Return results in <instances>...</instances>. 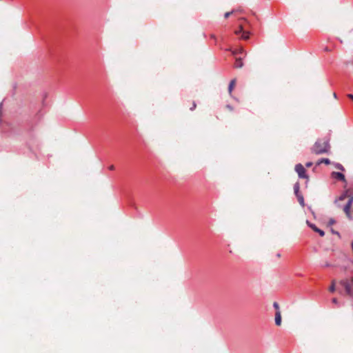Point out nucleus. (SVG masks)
Instances as JSON below:
<instances>
[{"label":"nucleus","mask_w":353,"mask_h":353,"mask_svg":"<svg viewBox=\"0 0 353 353\" xmlns=\"http://www.w3.org/2000/svg\"><path fill=\"white\" fill-rule=\"evenodd\" d=\"M346 198H348V201L346 205L343 207V211L347 216L351 219L350 208L353 203V192H352L350 190H347L339 197L337 200H336V202L343 201Z\"/></svg>","instance_id":"nucleus-1"},{"label":"nucleus","mask_w":353,"mask_h":353,"mask_svg":"<svg viewBox=\"0 0 353 353\" xmlns=\"http://www.w3.org/2000/svg\"><path fill=\"white\" fill-rule=\"evenodd\" d=\"M330 148L329 140H318L312 147V152L316 154L327 152Z\"/></svg>","instance_id":"nucleus-2"},{"label":"nucleus","mask_w":353,"mask_h":353,"mask_svg":"<svg viewBox=\"0 0 353 353\" xmlns=\"http://www.w3.org/2000/svg\"><path fill=\"white\" fill-rule=\"evenodd\" d=\"M339 283L343 287H344V288L345 290V292L347 295H349L350 296H353V291H352V285L347 280H345V279L341 280L339 281Z\"/></svg>","instance_id":"nucleus-3"},{"label":"nucleus","mask_w":353,"mask_h":353,"mask_svg":"<svg viewBox=\"0 0 353 353\" xmlns=\"http://www.w3.org/2000/svg\"><path fill=\"white\" fill-rule=\"evenodd\" d=\"M295 171L297 172L299 178L308 179V176L305 174V169L301 163L296 165Z\"/></svg>","instance_id":"nucleus-4"},{"label":"nucleus","mask_w":353,"mask_h":353,"mask_svg":"<svg viewBox=\"0 0 353 353\" xmlns=\"http://www.w3.org/2000/svg\"><path fill=\"white\" fill-rule=\"evenodd\" d=\"M307 224L314 231L318 232L320 234V236H323L325 235V232L322 230L318 228L314 224L310 223L308 221H307Z\"/></svg>","instance_id":"nucleus-5"},{"label":"nucleus","mask_w":353,"mask_h":353,"mask_svg":"<svg viewBox=\"0 0 353 353\" xmlns=\"http://www.w3.org/2000/svg\"><path fill=\"white\" fill-rule=\"evenodd\" d=\"M275 324L278 326L281 324V314L280 310H278L275 313Z\"/></svg>","instance_id":"nucleus-6"},{"label":"nucleus","mask_w":353,"mask_h":353,"mask_svg":"<svg viewBox=\"0 0 353 353\" xmlns=\"http://www.w3.org/2000/svg\"><path fill=\"white\" fill-rule=\"evenodd\" d=\"M332 176L335 179H339V180L342 181H344L345 180L344 174L341 173V172H332Z\"/></svg>","instance_id":"nucleus-7"},{"label":"nucleus","mask_w":353,"mask_h":353,"mask_svg":"<svg viewBox=\"0 0 353 353\" xmlns=\"http://www.w3.org/2000/svg\"><path fill=\"white\" fill-rule=\"evenodd\" d=\"M243 66V61L241 60V58H236V63L234 64V67L237 68H241Z\"/></svg>","instance_id":"nucleus-8"},{"label":"nucleus","mask_w":353,"mask_h":353,"mask_svg":"<svg viewBox=\"0 0 353 353\" xmlns=\"http://www.w3.org/2000/svg\"><path fill=\"white\" fill-rule=\"evenodd\" d=\"M235 84H236V79H232L230 81L229 86H228V91H229L230 94H231L234 87L235 86Z\"/></svg>","instance_id":"nucleus-9"},{"label":"nucleus","mask_w":353,"mask_h":353,"mask_svg":"<svg viewBox=\"0 0 353 353\" xmlns=\"http://www.w3.org/2000/svg\"><path fill=\"white\" fill-rule=\"evenodd\" d=\"M296 197H297V199L299 201V204L302 207H304L305 203H304V199H303V195L302 194H299V195H296Z\"/></svg>","instance_id":"nucleus-10"},{"label":"nucleus","mask_w":353,"mask_h":353,"mask_svg":"<svg viewBox=\"0 0 353 353\" xmlns=\"http://www.w3.org/2000/svg\"><path fill=\"white\" fill-rule=\"evenodd\" d=\"M294 193H295L296 196L299 195V194H301L299 193V183H296L294 184Z\"/></svg>","instance_id":"nucleus-11"},{"label":"nucleus","mask_w":353,"mask_h":353,"mask_svg":"<svg viewBox=\"0 0 353 353\" xmlns=\"http://www.w3.org/2000/svg\"><path fill=\"white\" fill-rule=\"evenodd\" d=\"M325 163V164H330V161L328 159H321L319 162H318V164H321V163Z\"/></svg>","instance_id":"nucleus-12"},{"label":"nucleus","mask_w":353,"mask_h":353,"mask_svg":"<svg viewBox=\"0 0 353 353\" xmlns=\"http://www.w3.org/2000/svg\"><path fill=\"white\" fill-rule=\"evenodd\" d=\"M241 38L243 39H248L249 38V32L243 30L241 33Z\"/></svg>","instance_id":"nucleus-13"},{"label":"nucleus","mask_w":353,"mask_h":353,"mask_svg":"<svg viewBox=\"0 0 353 353\" xmlns=\"http://www.w3.org/2000/svg\"><path fill=\"white\" fill-rule=\"evenodd\" d=\"M329 290H330V292H334V291H335L336 288H335V281H334V280H333V281H332V285H331V286L330 287Z\"/></svg>","instance_id":"nucleus-14"},{"label":"nucleus","mask_w":353,"mask_h":353,"mask_svg":"<svg viewBox=\"0 0 353 353\" xmlns=\"http://www.w3.org/2000/svg\"><path fill=\"white\" fill-rule=\"evenodd\" d=\"M243 31V26L241 25L239 26V29L238 30L235 31V34H241Z\"/></svg>","instance_id":"nucleus-15"},{"label":"nucleus","mask_w":353,"mask_h":353,"mask_svg":"<svg viewBox=\"0 0 353 353\" xmlns=\"http://www.w3.org/2000/svg\"><path fill=\"white\" fill-rule=\"evenodd\" d=\"M239 53H241H241H243V52H244L243 49V48H240L238 51H237V50H236V51H234V52H233V54H234V55H236V54H237V53H239Z\"/></svg>","instance_id":"nucleus-16"},{"label":"nucleus","mask_w":353,"mask_h":353,"mask_svg":"<svg viewBox=\"0 0 353 353\" xmlns=\"http://www.w3.org/2000/svg\"><path fill=\"white\" fill-rule=\"evenodd\" d=\"M273 307L276 310V311L279 310V305L278 303L274 302L273 303Z\"/></svg>","instance_id":"nucleus-17"},{"label":"nucleus","mask_w":353,"mask_h":353,"mask_svg":"<svg viewBox=\"0 0 353 353\" xmlns=\"http://www.w3.org/2000/svg\"><path fill=\"white\" fill-rule=\"evenodd\" d=\"M336 168H338L339 170H344L343 166L342 165H341V164H337Z\"/></svg>","instance_id":"nucleus-18"},{"label":"nucleus","mask_w":353,"mask_h":353,"mask_svg":"<svg viewBox=\"0 0 353 353\" xmlns=\"http://www.w3.org/2000/svg\"><path fill=\"white\" fill-rule=\"evenodd\" d=\"M232 12H228L225 14V18L229 17V16L232 14Z\"/></svg>","instance_id":"nucleus-19"},{"label":"nucleus","mask_w":353,"mask_h":353,"mask_svg":"<svg viewBox=\"0 0 353 353\" xmlns=\"http://www.w3.org/2000/svg\"><path fill=\"white\" fill-rule=\"evenodd\" d=\"M335 223V221L333 219H330L329 221V224L332 225Z\"/></svg>","instance_id":"nucleus-20"},{"label":"nucleus","mask_w":353,"mask_h":353,"mask_svg":"<svg viewBox=\"0 0 353 353\" xmlns=\"http://www.w3.org/2000/svg\"><path fill=\"white\" fill-rule=\"evenodd\" d=\"M312 162H307V163L305 164V165H306V167H307V168H310V167H311V166H312Z\"/></svg>","instance_id":"nucleus-21"},{"label":"nucleus","mask_w":353,"mask_h":353,"mask_svg":"<svg viewBox=\"0 0 353 353\" xmlns=\"http://www.w3.org/2000/svg\"><path fill=\"white\" fill-rule=\"evenodd\" d=\"M332 303H335V304H337L338 303V300L336 298H334V299H332Z\"/></svg>","instance_id":"nucleus-22"},{"label":"nucleus","mask_w":353,"mask_h":353,"mask_svg":"<svg viewBox=\"0 0 353 353\" xmlns=\"http://www.w3.org/2000/svg\"><path fill=\"white\" fill-rule=\"evenodd\" d=\"M347 97L353 101V94H347Z\"/></svg>","instance_id":"nucleus-23"},{"label":"nucleus","mask_w":353,"mask_h":353,"mask_svg":"<svg viewBox=\"0 0 353 353\" xmlns=\"http://www.w3.org/2000/svg\"><path fill=\"white\" fill-rule=\"evenodd\" d=\"M114 169V166L113 165H111L109 166V170H113Z\"/></svg>","instance_id":"nucleus-24"},{"label":"nucleus","mask_w":353,"mask_h":353,"mask_svg":"<svg viewBox=\"0 0 353 353\" xmlns=\"http://www.w3.org/2000/svg\"><path fill=\"white\" fill-rule=\"evenodd\" d=\"M196 108V104L194 103L193 105H192V108H190L191 110H194Z\"/></svg>","instance_id":"nucleus-25"},{"label":"nucleus","mask_w":353,"mask_h":353,"mask_svg":"<svg viewBox=\"0 0 353 353\" xmlns=\"http://www.w3.org/2000/svg\"><path fill=\"white\" fill-rule=\"evenodd\" d=\"M227 108L230 110H232V108L230 106V105H227Z\"/></svg>","instance_id":"nucleus-26"},{"label":"nucleus","mask_w":353,"mask_h":353,"mask_svg":"<svg viewBox=\"0 0 353 353\" xmlns=\"http://www.w3.org/2000/svg\"><path fill=\"white\" fill-rule=\"evenodd\" d=\"M332 232H333L334 234H337V235H339V233L338 232H334V231H332Z\"/></svg>","instance_id":"nucleus-27"},{"label":"nucleus","mask_w":353,"mask_h":353,"mask_svg":"<svg viewBox=\"0 0 353 353\" xmlns=\"http://www.w3.org/2000/svg\"><path fill=\"white\" fill-rule=\"evenodd\" d=\"M334 97L336 98V94L335 93H334Z\"/></svg>","instance_id":"nucleus-28"},{"label":"nucleus","mask_w":353,"mask_h":353,"mask_svg":"<svg viewBox=\"0 0 353 353\" xmlns=\"http://www.w3.org/2000/svg\"><path fill=\"white\" fill-rule=\"evenodd\" d=\"M351 281L353 283V277L351 279Z\"/></svg>","instance_id":"nucleus-29"}]
</instances>
